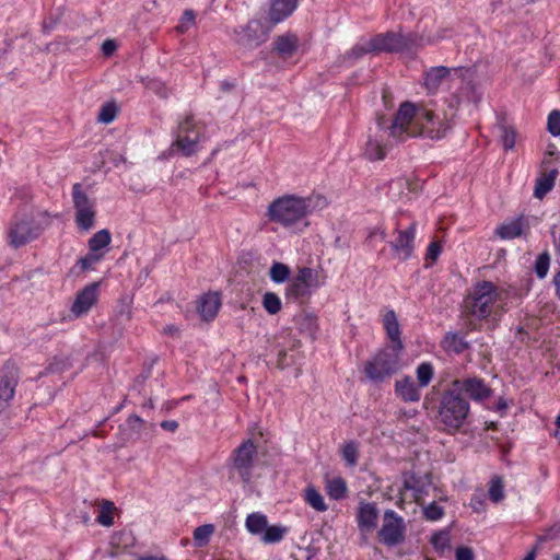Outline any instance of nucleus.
I'll return each mask as SVG.
<instances>
[{"label":"nucleus","mask_w":560,"mask_h":560,"mask_svg":"<svg viewBox=\"0 0 560 560\" xmlns=\"http://www.w3.org/2000/svg\"><path fill=\"white\" fill-rule=\"evenodd\" d=\"M453 126L452 119L441 116L433 110L410 102L402 103L389 126V136L396 142L424 137L440 140L446 136Z\"/></svg>","instance_id":"obj_1"},{"label":"nucleus","mask_w":560,"mask_h":560,"mask_svg":"<svg viewBox=\"0 0 560 560\" xmlns=\"http://www.w3.org/2000/svg\"><path fill=\"white\" fill-rule=\"evenodd\" d=\"M514 295L516 293L510 287L479 281L472 287L465 304L474 317L498 320L508 311L509 302Z\"/></svg>","instance_id":"obj_2"},{"label":"nucleus","mask_w":560,"mask_h":560,"mask_svg":"<svg viewBox=\"0 0 560 560\" xmlns=\"http://www.w3.org/2000/svg\"><path fill=\"white\" fill-rule=\"evenodd\" d=\"M469 413V401L452 386L442 393L438 406V420L444 431L457 432L466 423Z\"/></svg>","instance_id":"obj_3"},{"label":"nucleus","mask_w":560,"mask_h":560,"mask_svg":"<svg viewBox=\"0 0 560 560\" xmlns=\"http://www.w3.org/2000/svg\"><path fill=\"white\" fill-rule=\"evenodd\" d=\"M51 224L47 211H36L30 215L15 219L8 229V243L14 248L36 240Z\"/></svg>","instance_id":"obj_4"},{"label":"nucleus","mask_w":560,"mask_h":560,"mask_svg":"<svg viewBox=\"0 0 560 560\" xmlns=\"http://www.w3.org/2000/svg\"><path fill=\"white\" fill-rule=\"evenodd\" d=\"M310 212V203L305 198L284 196L272 201L267 210L270 221L279 223L283 228H292Z\"/></svg>","instance_id":"obj_5"},{"label":"nucleus","mask_w":560,"mask_h":560,"mask_svg":"<svg viewBox=\"0 0 560 560\" xmlns=\"http://www.w3.org/2000/svg\"><path fill=\"white\" fill-rule=\"evenodd\" d=\"M401 368L399 347H387L364 363L365 376L374 382L381 383Z\"/></svg>","instance_id":"obj_6"},{"label":"nucleus","mask_w":560,"mask_h":560,"mask_svg":"<svg viewBox=\"0 0 560 560\" xmlns=\"http://www.w3.org/2000/svg\"><path fill=\"white\" fill-rule=\"evenodd\" d=\"M205 139V124L188 115L178 124L174 145L184 155H191L199 150L200 142Z\"/></svg>","instance_id":"obj_7"},{"label":"nucleus","mask_w":560,"mask_h":560,"mask_svg":"<svg viewBox=\"0 0 560 560\" xmlns=\"http://www.w3.org/2000/svg\"><path fill=\"white\" fill-rule=\"evenodd\" d=\"M417 39L416 35L395 32L369 37L373 54L407 51L417 45Z\"/></svg>","instance_id":"obj_8"},{"label":"nucleus","mask_w":560,"mask_h":560,"mask_svg":"<svg viewBox=\"0 0 560 560\" xmlns=\"http://www.w3.org/2000/svg\"><path fill=\"white\" fill-rule=\"evenodd\" d=\"M325 280L319 279V275L312 268L303 267L299 269L296 276L292 278L285 288V296L288 299H306L310 298L312 291L324 285Z\"/></svg>","instance_id":"obj_9"},{"label":"nucleus","mask_w":560,"mask_h":560,"mask_svg":"<svg viewBox=\"0 0 560 560\" xmlns=\"http://www.w3.org/2000/svg\"><path fill=\"white\" fill-rule=\"evenodd\" d=\"M275 24H271V21L268 19H253L248 21L245 26H241L240 28H235V37L236 40L247 47H258L262 43H265L271 30L275 27Z\"/></svg>","instance_id":"obj_10"},{"label":"nucleus","mask_w":560,"mask_h":560,"mask_svg":"<svg viewBox=\"0 0 560 560\" xmlns=\"http://www.w3.org/2000/svg\"><path fill=\"white\" fill-rule=\"evenodd\" d=\"M257 456V446L248 439L237 446L231 455V468L237 472L243 482L248 483Z\"/></svg>","instance_id":"obj_11"},{"label":"nucleus","mask_w":560,"mask_h":560,"mask_svg":"<svg viewBox=\"0 0 560 560\" xmlns=\"http://www.w3.org/2000/svg\"><path fill=\"white\" fill-rule=\"evenodd\" d=\"M72 199L75 209V223L82 231H89L94 226L95 208L88 195L82 190V185L77 183L72 186Z\"/></svg>","instance_id":"obj_12"},{"label":"nucleus","mask_w":560,"mask_h":560,"mask_svg":"<svg viewBox=\"0 0 560 560\" xmlns=\"http://www.w3.org/2000/svg\"><path fill=\"white\" fill-rule=\"evenodd\" d=\"M406 526L404 518L393 510H386L383 516V524L378 532L382 544L394 547L405 539Z\"/></svg>","instance_id":"obj_13"},{"label":"nucleus","mask_w":560,"mask_h":560,"mask_svg":"<svg viewBox=\"0 0 560 560\" xmlns=\"http://www.w3.org/2000/svg\"><path fill=\"white\" fill-rule=\"evenodd\" d=\"M453 389L457 390L459 395L467 394L470 399L476 402H482L492 395V389L480 377H466L463 380H455L452 382Z\"/></svg>","instance_id":"obj_14"},{"label":"nucleus","mask_w":560,"mask_h":560,"mask_svg":"<svg viewBox=\"0 0 560 560\" xmlns=\"http://www.w3.org/2000/svg\"><path fill=\"white\" fill-rule=\"evenodd\" d=\"M19 380L18 365L12 361H7L0 369V401L4 407L13 399Z\"/></svg>","instance_id":"obj_15"},{"label":"nucleus","mask_w":560,"mask_h":560,"mask_svg":"<svg viewBox=\"0 0 560 560\" xmlns=\"http://www.w3.org/2000/svg\"><path fill=\"white\" fill-rule=\"evenodd\" d=\"M404 489L406 493H410V497L420 505L424 504L425 497L429 495L431 489H433L432 481L428 475L418 476L412 472L404 475Z\"/></svg>","instance_id":"obj_16"},{"label":"nucleus","mask_w":560,"mask_h":560,"mask_svg":"<svg viewBox=\"0 0 560 560\" xmlns=\"http://www.w3.org/2000/svg\"><path fill=\"white\" fill-rule=\"evenodd\" d=\"M98 283L94 282L78 292L71 306V313L75 317L85 315L97 302Z\"/></svg>","instance_id":"obj_17"},{"label":"nucleus","mask_w":560,"mask_h":560,"mask_svg":"<svg viewBox=\"0 0 560 560\" xmlns=\"http://www.w3.org/2000/svg\"><path fill=\"white\" fill-rule=\"evenodd\" d=\"M415 236L416 223H411L406 230H398V236L392 243V248L398 259L406 260L411 256Z\"/></svg>","instance_id":"obj_18"},{"label":"nucleus","mask_w":560,"mask_h":560,"mask_svg":"<svg viewBox=\"0 0 560 560\" xmlns=\"http://www.w3.org/2000/svg\"><path fill=\"white\" fill-rule=\"evenodd\" d=\"M378 510L374 503L360 502L357 511V523L361 533L370 534L377 525Z\"/></svg>","instance_id":"obj_19"},{"label":"nucleus","mask_w":560,"mask_h":560,"mask_svg":"<svg viewBox=\"0 0 560 560\" xmlns=\"http://www.w3.org/2000/svg\"><path fill=\"white\" fill-rule=\"evenodd\" d=\"M221 307V296L217 292L202 294L197 301V311L200 317L206 320H212Z\"/></svg>","instance_id":"obj_20"},{"label":"nucleus","mask_w":560,"mask_h":560,"mask_svg":"<svg viewBox=\"0 0 560 560\" xmlns=\"http://www.w3.org/2000/svg\"><path fill=\"white\" fill-rule=\"evenodd\" d=\"M299 0H271L268 19L277 25L289 18L298 8Z\"/></svg>","instance_id":"obj_21"},{"label":"nucleus","mask_w":560,"mask_h":560,"mask_svg":"<svg viewBox=\"0 0 560 560\" xmlns=\"http://www.w3.org/2000/svg\"><path fill=\"white\" fill-rule=\"evenodd\" d=\"M529 230L528 220L525 217H518L514 220L501 224L497 230V235L502 240L516 238Z\"/></svg>","instance_id":"obj_22"},{"label":"nucleus","mask_w":560,"mask_h":560,"mask_svg":"<svg viewBox=\"0 0 560 560\" xmlns=\"http://www.w3.org/2000/svg\"><path fill=\"white\" fill-rule=\"evenodd\" d=\"M395 392L404 401H418L421 397L419 386L415 384L410 376L397 380L395 383Z\"/></svg>","instance_id":"obj_23"},{"label":"nucleus","mask_w":560,"mask_h":560,"mask_svg":"<svg viewBox=\"0 0 560 560\" xmlns=\"http://www.w3.org/2000/svg\"><path fill=\"white\" fill-rule=\"evenodd\" d=\"M387 133L389 136V130L383 131V135H375L374 137L370 136L369 140L364 148V155L371 160H383L386 155L387 144L383 143V137Z\"/></svg>","instance_id":"obj_24"},{"label":"nucleus","mask_w":560,"mask_h":560,"mask_svg":"<svg viewBox=\"0 0 560 560\" xmlns=\"http://www.w3.org/2000/svg\"><path fill=\"white\" fill-rule=\"evenodd\" d=\"M451 69L439 66L431 68L424 77V86L428 93L434 94L440 89L442 82L450 75Z\"/></svg>","instance_id":"obj_25"},{"label":"nucleus","mask_w":560,"mask_h":560,"mask_svg":"<svg viewBox=\"0 0 560 560\" xmlns=\"http://www.w3.org/2000/svg\"><path fill=\"white\" fill-rule=\"evenodd\" d=\"M368 54H373L370 40L362 38L341 57V63L352 66Z\"/></svg>","instance_id":"obj_26"},{"label":"nucleus","mask_w":560,"mask_h":560,"mask_svg":"<svg viewBox=\"0 0 560 560\" xmlns=\"http://www.w3.org/2000/svg\"><path fill=\"white\" fill-rule=\"evenodd\" d=\"M558 170H551L548 173H542L537 179L534 188V197L542 199L555 186Z\"/></svg>","instance_id":"obj_27"},{"label":"nucleus","mask_w":560,"mask_h":560,"mask_svg":"<svg viewBox=\"0 0 560 560\" xmlns=\"http://www.w3.org/2000/svg\"><path fill=\"white\" fill-rule=\"evenodd\" d=\"M275 50L282 57H291L298 48V37L292 34H285L276 38L273 43Z\"/></svg>","instance_id":"obj_28"},{"label":"nucleus","mask_w":560,"mask_h":560,"mask_svg":"<svg viewBox=\"0 0 560 560\" xmlns=\"http://www.w3.org/2000/svg\"><path fill=\"white\" fill-rule=\"evenodd\" d=\"M383 325L387 332L388 338L392 341L397 342L395 347H399V350L401 349V342H400V328L397 320L396 313L394 311H388L384 315L383 318Z\"/></svg>","instance_id":"obj_29"},{"label":"nucleus","mask_w":560,"mask_h":560,"mask_svg":"<svg viewBox=\"0 0 560 560\" xmlns=\"http://www.w3.org/2000/svg\"><path fill=\"white\" fill-rule=\"evenodd\" d=\"M303 498L304 501L317 512H325L328 509L324 497L314 486H307L305 488Z\"/></svg>","instance_id":"obj_30"},{"label":"nucleus","mask_w":560,"mask_h":560,"mask_svg":"<svg viewBox=\"0 0 560 560\" xmlns=\"http://www.w3.org/2000/svg\"><path fill=\"white\" fill-rule=\"evenodd\" d=\"M268 526V520L265 514L259 512L247 515L245 521L246 529L253 535H262L266 527Z\"/></svg>","instance_id":"obj_31"},{"label":"nucleus","mask_w":560,"mask_h":560,"mask_svg":"<svg viewBox=\"0 0 560 560\" xmlns=\"http://www.w3.org/2000/svg\"><path fill=\"white\" fill-rule=\"evenodd\" d=\"M326 491H327L329 498H331L334 500H341L347 495V491H348L347 483L340 477L329 479L326 482Z\"/></svg>","instance_id":"obj_32"},{"label":"nucleus","mask_w":560,"mask_h":560,"mask_svg":"<svg viewBox=\"0 0 560 560\" xmlns=\"http://www.w3.org/2000/svg\"><path fill=\"white\" fill-rule=\"evenodd\" d=\"M112 241V236L108 230L104 229L98 232H96L90 240H89V249L90 252L101 254L100 252L107 247Z\"/></svg>","instance_id":"obj_33"},{"label":"nucleus","mask_w":560,"mask_h":560,"mask_svg":"<svg viewBox=\"0 0 560 560\" xmlns=\"http://www.w3.org/2000/svg\"><path fill=\"white\" fill-rule=\"evenodd\" d=\"M288 533V528L282 525L267 526L260 539L264 544H277L281 541Z\"/></svg>","instance_id":"obj_34"},{"label":"nucleus","mask_w":560,"mask_h":560,"mask_svg":"<svg viewBox=\"0 0 560 560\" xmlns=\"http://www.w3.org/2000/svg\"><path fill=\"white\" fill-rule=\"evenodd\" d=\"M291 275V269L288 265L279 261H275L269 270L270 279L275 283H283L287 280H289V277Z\"/></svg>","instance_id":"obj_35"},{"label":"nucleus","mask_w":560,"mask_h":560,"mask_svg":"<svg viewBox=\"0 0 560 560\" xmlns=\"http://www.w3.org/2000/svg\"><path fill=\"white\" fill-rule=\"evenodd\" d=\"M443 348L448 352L462 353L467 343L457 334H447L443 339Z\"/></svg>","instance_id":"obj_36"},{"label":"nucleus","mask_w":560,"mask_h":560,"mask_svg":"<svg viewBox=\"0 0 560 560\" xmlns=\"http://www.w3.org/2000/svg\"><path fill=\"white\" fill-rule=\"evenodd\" d=\"M213 533H214V526L212 524H205V525L198 526L194 530L195 545L198 547L206 546L209 542Z\"/></svg>","instance_id":"obj_37"},{"label":"nucleus","mask_w":560,"mask_h":560,"mask_svg":"<svg viewBox=\"0 0 560 560\" xmlns=\"http://www.w3.org/2000/svg\"><path fill=\"white\" fill-rule=\"evenodd\" d=\"M262 306L268 314L276 315L281 311L282 303L276 293L266 292L262 296Z\"/></svg>","instance_id":"obj_38"},{"label":"nucleus","mask_w":560,"mask_h":560,"mask_svg":"<svg viewBox=\"0 0 560 560\" xmlns=\"http://www.w3.org/2000/svg\"><path fill=\"white\" fill-rule=\"evenodd\" d=\"M504 497V487L501 477H492L489 482V499L494 503H499Z\"/></svg>","instance_id":"obj_39"},{"label":"nucleus","mask_w":560,"mask_h":560,"mask_svg":"<svg viewBox=\"0 0 560 560\" xmlns=\"http://www.w3.org/2000/svg\"><path fill=\"white\" fill-rule=\"evenodd\" d=\"M416 373L419 387H427L433 377L434 370L431 363L423 362L418 365Z\"/></svg>","instance_id":"obj_40"},{"label":"nucleus","mask_w":560,"mask_h":560,"mask_svg":"<svg viewBox=\"0 0 560 560\" xmlns=\"http://www.w3.org/2000/svg\"><path fill=\"white\" fill-rule=\"evenodd\" d=\"M549 266H550L549 254L547 252H544L540 255H538V257L535 261L534 270L539 279H544L547 276Z\"/></svg>","instance_id":"obj_41"},{"label":"nucleus","mask_w":560,"mask_h":560,"mask_svg":"<svg viewBox=\"0 0 560 560\" xmlns=\"http://www.w3.org/2000/svg\"><path fill=\"white\" fill-rule=\"evenodd\" d=\"M118 113V108L114 103L104 104L98 113L97 120L103 124H110Z\"/></svg>","instance_id":"obj_42"},{"label":"nucleus","mask_w":560,"mask_h":560,"mask_svg":"<svg viewBox=\"0 0 560 560\" xmlns=\"http://www.w3.org/2000/svg\"><path fill=\"white\" fill-rule=\"evenodd\" d=\"M113 510L114 504L112 502L105 501L101 506L100 514L97 515V522L103 526H112L114 523Z\"/></svg>","instance_id":"obj_43"},{"label":"nucleus","mask_w":560,"mask_h":560,"mask_svg":"<svg viewBox=\"0 0 560 560\" xmlns=\"http://www.w3.org/2000/svg\"><path fill=\"white\" fill-rule=\"evenodd\" d=\"M342 458L349 466H354L358 462V446L353 442L346 443L341 450Z\"/></svg>","instance_id":"obj_44"},{"label":"nucleus","mask_w":560,"mask_h":560,"mask_svg":"<svg viewBox=\"0 0 560 560\" xmlns=\"http://www.w3.org/2000/svg\"><path fill=\"white\" fill-rule=\"evenodd\" d=\"M195 13L191 10H186L182 15L178 25L176 26V31L180 34L186 33L191 26L195 25Z\"/></svg>","instance_id":"obj_45"},{"label":"nucleus","mask_w":560,"mask_h":560,"mask_svg":"<svg viewBox=\"0 0 560 560\" xmlns=\"http://www.w3.org/2000/svg\"><path fill=\"white\" fill-rule=\"evenodd\" d=\"M501 141L505 150H511L515 145L516 132L513 128L502 127L501 128Z\"/></svg>","instance_id":"obj_46"},{"label":"nucleus","mask_w":560,"mask_h":560,"mask_svg":"<svg viewBox=\"0 0 560 560\" xmlns=\"http://www.w3.org/2000/svg\"><path fill=\"white\" fill-rule=\"evenodd\" d=\"M548 131L553 136H560V112L552 110L548 116Z\"/></svg>","instance_id":"obj_47"},{"label":"nucleus","mask_w":560,"mask_h":560,"mask_svg":"<svg viewBox=\"0 0 560 560\" xmlns=\"http://www.w3.org/2000/svg\"><path fill=\"white\" fill-rule=\"evenodd\" d=\"M423 514L429 521H438L443 516L444 510L435 502H432L431 504L424 506Z\"/></svg>","instance_id":"obj_48"},{"label":"nucleus","mask_w":560,"mask_h":560,"mask_svg":"<svg viewBox=\"0 0 560 560\" xmlns=\"http://www.w3.org/2000/svg\"><path fill=\"white\" fill-rule=\"evenodd\" d=\"M431 544L436 550L443 551L450 544V537L447 533H436L431 538Z\"/></svg>","instance_id":"obj_49"},{"label":"nucleus","mask_w":560,"mask_h":560,"mask_svg":"<svg viewBox=\"0 0 560 560\" xmlns=\"http://www.w3.org/2000/svg\"><path fill=\"white\" fill-rule=\"evenodd\" d=\"M104 254H96L93 252H90L86 256L82 257L79 260V264L81 265L82 269H89L96 262H98L103 258Z\"/></svg>","instance_id":"obj_50"},{"label":"nucleus","mask_w":560,"mask_h":560,"mask_svg":"<svg viewBox=\"0 0 560 560\" xmlns=\"http://www.w3.org/2000/svg\"><path fill=\"white\" fill-rule=\"evenodd\" d=\"M442 252V246L439 242H432L429 246H428V250H427V259H430L432 262H434L438 257L440 256Z\"/></svg>","instance_id":"obj_51"},{"label":"nucleus","mask_w":560,"mask_h":560,"mask_svg":"<svg viewBox=\"0 0 560 560\" xmlns=\"http://www.w3.org/2000/svg\"><path fill=\"white\" fill-rule=\"evenodd\" d=\"M456 560H474V553L470 548L459 547L456 550Z\"/></svg>","instance_id":"obj_52"},{"label":"nucleus","mask_w":560,"mask_h":560,"mask_svg":"<svg viewBox=\"0 0 560 560\" xmlns=\"http://www.w3.org/2000/svg\"><path fill=\"white\" fill-rule=\"evenodd\" d=\"M117 49V44L114 39H106L103 44H102V52L105 55V56H110L115 52V50Z\"/></svg>","instance_id":"obj_53"},{"label":"nucleus","mask_w":560,"mask_h":560,"mask_svg":"<svg viewBox=\"0 0 560 560\" xmlns=\"http://www.w3.org/2000/svg\"><path fill=\"white\" fill-rule=\"evenodd\" d=\"M470 506L474 511L480 513L485 510V501L481 495H474L470 500Z\"/></svg>","instance_id":"obj_54"},{"label":"nucleus","mask_w":560,"mask_h":560,"mask_svg":"<svg viewBox=\"0 0 560 560\" xmlns=\"http://www.w3.org/2000/svg\"><path fill=\"white\" fill-rule=\"evenodd\" d=\"M161 427L166 431L174 432L177 430L178 423L175 420H165L161 423Z\"/></svg>","instance_id":"obj_55"},{"label":"nucleus","mask_w":560,"mask_h":560,"mask_svg":"<svg viewBox=\"0 0 560 560\" xmlns=\"http://www.w3.org/2000/svg\"><path fill=\"white\" fill-rule=\"evenodd\" d=\"M553 284H555L556 295L560 300V270L553 277Z\"/></svg>","instance_id":"obj_56"},{"label":"nucleus","mask_w":560,"mask_h":560,"mask_svg":"<svg viewBox=\"0 0 560 560\" xmlns=\"http://www.w3.org/2000/svg\"><path fill=\"white\" fill-rule=\"evenodd\" d=\"M128 423L130 424V427L137 428L140 427V424L142 423V419L138 416H130L128 418Z\"/></svg>","instance_id":"obj_57"},{"label":"nucleus","mask_w":560,"mask_h":560,"mask_svg":"<svg viewBox=\"0 0 560 560\" xmlns=\"http://www.w3.org/2000/svg\"><path fill=\"white\" fill-rule=\"evenodd\" d=\"M553 246L556 253L560 256V235L558 237H553Z\"/></svg>","instance_id":"obj_58"},{"label":"nucleus","mask_w":560,"mask_h":560,"mask_svg":"<svg viewBox=\"0 0 560 560\" xmlns=\"http://www.w3.org/2000/svg\"><path fill=\"white\" fill-rule=\"evenodd\" d=\"M139 560H168V559L165 557L149 556V557H141Z\"/></svg>","instance_id":"obj_59"},{"label":"nucleus","mask_w":560,"mask_h":560,"mask_svg":"<svg viewBox=\"0 0 560 560\" xmlns=\"http://www.w3.org/2000/svg\"><path fill=\"white\" fill-rule=\"evenodd\" d=\"M536 551L532 550L523 560H535Z\"/></svg>","instance_id":"obj_60"},{"label":"nucleus","mask_w":560,"mask_h":560,"mask_svg":"<svg viewBox=\"0 0 560 560\" xmlns=\"http://www.w3.org/2000/svg\"><path fill=\"white\" fill-rule=\"evenodd\" d=\"M498 407H499V409H505L506 402L501 398L498 402Z\"/></svg>","instance_id":"obj_61"},{"label":"nucleus","mask_w":560,"mask_h":560,"mask_svg":"<svg viewBox=\"0 0 560 560\" xmlns=\"http://www.w3.org/2000/svg\"><path fill=\"white\" fill-rule=\"evenodd\" d=\"M378 234H380L381 240H385V233H384V231L378 230Z\"/></svg>","instance_id":"obj_62"},{"label":"nucleus","mask_w":560,"mask_h":560,"mask_svg":"<svg viewBox=\"0 0 560 560\" xmlns=\"http://www.w3.org/2000/svg\"><path fill=\"white\" fill-rule=\"evenodd\" d=\"M556 424L560 429V415L556 419Z\"/></svg>","instance_id":"obj_63"},{"label":"nucleus","mask_w":560,"mask_h":560,"mask_svg":"<svg viewBox=\"0 0 560 560\" xmlns=\"http://www.w3.org/2000/svg\"><path fill=\"white\" fill-rule=\"evenodd\" d=\"M375 235H376V232H373V233L370 234V237H373Z\"/></svg>","instance_id":"obj_64"}]
</instances>
